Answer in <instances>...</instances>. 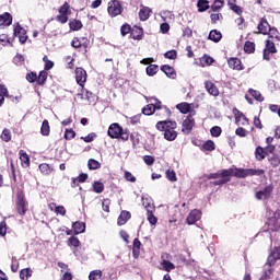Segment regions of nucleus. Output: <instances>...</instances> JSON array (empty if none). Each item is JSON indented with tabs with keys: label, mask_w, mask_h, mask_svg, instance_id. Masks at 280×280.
Masks as SVG:
<instances>
[{
	"label": "nucleus",
	"mask_w": 280,
	"mask_h": 280,
	"mask_svg": "<svg viewBox=\"0 0 280 280\" xmlns=\"http://www.w3.org/2000/svg\"><path fill=\"white\" fill-rule=\"evenodd\" d=\"M88 167L89 170H100V167H102V164L95 159H90L88 161Z\"/></svg>",
	"instance_id": "obj_41"
},
{
	"label": "nucleus",
	"mask_w": 280,
	"mask_h": 280,
	"mask_svg": "<svg viewBox=\"0 0 280 280\" xmlns=\"http://www.w3.org/2000/svg\"><path fill=\"white\" fill-rule=\"evenodd\" d=\"M176 108H178L183 115H187V113H191V104L189 103H179Z\"/></svg>",
	"instance_id": "obj_30"
},
{
	"label": "nucleus",
	"mask_w": 280,
	"mask_h": 280,
	"mask_svg": "<svg viewBox=\"0 0 280 280\" xmlns=\"http://www.w3.org/2000/svg\"><path fill=\"white\" fill-rule=\"evenodd\" d=\"M125 178L128 180V183H137V177H135V175L128 171L125 172Z\"/></svg>",
	"instance_id": "obj_59"
},
{
	"label": "nucleus",
	"mask_w": 280,
	"mask_h": 280,
	"mask_svg": "<svg viewBox=\"0 0 280 280\" xmlns=\"http://www.w3.org/2000/svg\"><path fill=\"white\" fill-rule=\"evenodd\" d=\"M273 189L275 188L272 187V185H268L265 188L256 191L255 192L256 200H268V198H270V196H272Z\"/></svg>",
	"instance_id": "obj_8"
},
{
	"label": "nucleus",
	"mask_w": 280,
	"mask_h": 280,
	"mask_svg": "<svg viewBox=\"0 0 280 280\" xmlns=\"http://www.w3.org/2000/svg\"><path fill=\"white\" fill-rule=\"evenodd\" d=\"M139 250H141V241H139V238H135L132 247L133 257H139Z\"/></svg>",
	"instance_id": "obj_36"
},
{
	"label": "nucleus",
	"mask_w": 280,
	"mask_h": 280,
	"mask_svg": "<svg viewBox=\"0 0 280 280\" xmlns=\"http://www.w3.org/2000/svg\"><path fill=\"white\" fill-rule=\"evenodd\" d=\"M130 218H131L130 212L126 210L121 211L117 220L118 226H124V224H126V222H128Z\"/></svg>",
	"instance_id": "obj_19"
},
{
	"label": "nucleus",
	"mask_w": 280,
	"mask_h": 280,
	"mask_svg": "<svg viewBox=\"0 0 280 280\" xmlns=\"http://www.w3.org/2000/svg\"><path fill=\"white\" fill-rule=\"evenodd\" d=\"M47 82V71L43 70L39 72V75L37 77V84H45Z\"/></svg>",
	"instance_id": "obj_50"
},
{
	"label": "nucleus",
	"mask_w": 280,
	"mask_h": 280,
	"mask_svg": "<svg viewBox=\"0 0 280 280\" xmlns=\"http://www.w3.org/2000/svg\"><path fill=\"white\" fill-rule=\"evenodd\" d=\"M25 60V57H23V55H15V57L13 58V62L14 65L21 66L23 63V61Z\"/></svg>",
	"instance_id": "obj_61"
},
{
	"label": "nucleus",
	"mask_w": 280,
	"mask_h": 280,
	"mask_svg": "<svg viewBox=\"0 0 280 280\" xmlns=\"http://www.w3.org/2000/svg\"><path fill=\"white\" fill-rule=\"evenodd\" d=\"M270 30V24H268V21L266 19H261L258 24V31L259 34H268V31Z\"/></svg>",
	"instance_id": "obj_21"
},
{
	"label": "nucleus",
	"mask_w": 280,
	"mask_h": 280,
	"mask_svg": "<svg viewBox=\"0 0 280 280\" xmlns=\"http://www.w3.org/2000/svg\"><path fill=\"white\" fill-rule=\"evenodd\" d=\"M30 277H32V269L26 268V269H22L20 271V279L22 280H28Z\"/></svg>",
	"instance_id": "obj_44"
},
{
	"label": "nucleus",
	"mask_w": 280,
	"mask_h": 280,
	"mask_svg": "<svg viewBox=\"0 0 280 280\" xmlns=\"http://www.w3.org/2000/svg\"><path fill=\"white\" fill-rule=\"evenodd\" d=\"M269 38H272V40H275L277 43V40H279V31H277V28H272L270 27L267 32Z\"/></svg>",
	"instance_id": "obj_43"
},
{
	"label": "nucleus",
	"mask_w": 280,
	"mask_h": 280,
	"mask_svg": "<svg viewBox=\"0 0 280 280\" xmlns=\"http://www.w3.org/2000/svg\"><path fill=\"white\" fill-rule=\"evenodd\" d=\"M275 272V269L271 266H266L264 267V273L260 277V280H268L270 277H272V273Z\"/></svg>",
	"instance_id": "obj_26"
},
{
	"label": "nucleus",
	"mask_w": 280,
	"mask_h": 280,
	"mask_svg": "<svg viewBox=\"0 0 280 280\" xmlns=\"http://www.w3.org/2000/svg\"><path fill=\"white\" fill-rule=\"evenodd\" d=\"M143 161L145 165H154V156L152 155H144Z\"/></svg>",
	"instance_id": "obj_63"
},
{
	"label": "nucleus",
	"mask_w": 280,
	"mask_h": 280,
	"mask_svg": "<svg viewBox=\"0 0 280 280\" xmlns=\"http://www.w3.org/2000/svg\"><path fill=\"white\" fill-rule=\"evenodd\" d=\"M197 8H198V12H207V10H209V1L198 0Z\"/></svg>",
	"instance_id": "obj_33"
},
{
	"label": "nucleus",
	"mask_w": 280,
	"mask_h": 280,
	"mask_svg": "<svg viewBox=\"0 0 280 280\" xmlns=\"http://www.w3.org/2000/svg\"><path fill=\"white\" fill-rule=\"evenodd\" d=\"M268 161H269L271 166L279 167V165H280V155L279 154H272L271 156L268 158Z\"/></svg>",
	"instance_id": "obj_38"
},
{
	"label": "nucleus",
	"mask_w": 280,
	"mask_h": 280,
	"mask_svg": "<svg viewBox=\"0 0 280 280\" xmlns=\"http://www.w3.org/2000/svg\"><path fill=\"white\" fill-rule=\"evenodd\" d=\"M107 135L110 139H121V141H128V139H130V131L121 128L117 122L109 126Z\"/></svg>",
	"instance_id": "obj_2"
},
{
	"label": "nucleus",
	"mask_w": 280,
	"mask_h": 280,
	"mask_svg": "<svg viewBox=\"0 0 280 280\" xmlns=\"http://www.w3.org/2000/svg\"><path fill=\"white\" fill-rule=\"evenodd\" d=\"M166 178L171 180V183H176V172L174 171H167L166 172Z\"/></svg>",
	"instance_id": "obj_60"
},
{
	"label": "nucleus",
	"mask_w": 280,
	"mask_h": 280,
	"mask_svg": "<svg viewBox=\"0 0 280 280\" xmlns=\"http://www.w3.org/2000/svg\"><path fill=\"white\" fill-rule=\"evenodd\" d=\"M70 30L73 32H78L79 30H82V22L80 20H73L69 23Z\"/></svg>",
	"instance_id": "obj_40"
},
{
	"label": "nucleus",
	"mask_w": 280,
	"mask_h": 280,
	"mask_svg": "<svg viewBox=\"0 0 280 280\" xmlns=\"http://www.w3.org/2000/svg\"><path fill=\"white\" fill-rule=\"evenodd\" d=\"M177 124L176 121H172V120H161L158 121L156 124V128L158 130H160L161 132H166V130H176Z\"/></svg>",
	"instance_id": "obj_9"
},
{
	"label": "nucleus",
	"mask_w": 280,
	"mask_h": 280,
	"mask_svg": "<svg viewBox=\"0 0 280 280\" xmlns=\"http://www.w3.org/2000/svg\"><path fill=\"white\" fill-rule=\"evenodd\" d=\"M275 43L276 42L271 39L266 40L265 49L262 52L264 60L270 61V55L277 54V46H275Z\"/></svg>",
	"instance_id": "obj_7"
},
{
	"label": "nucleus",
	"mask_w": 280,
	"mask_h": 280,
	"mask_svg": "<svg viewBox=\"0 0 280 280\" xmlns=\"http://www.w3.org/2000/svg\"><path fill=\"white\" fill-rule=\"evenodd\" d=\"M279 259H280V248L275 247L267 258L266 266L272 267V266H275V264H277V261H279Z\"/></svg>",
	"instance_id": "obj_11"
},
{
	"label": "nucleus",
	"mask_w": 280,
	"mask_h": 280,
	"mask_svg": "<svg viewBox=\"0 0 280 280\" xmlns=\"http://www.w3.org/2000/svg\"><path fill=\"white\" fill-rule=\"evenodd\" d=\"M72 229L75 235H80V233H84L86 231V224L84 222H74L72 224Z\"/></svg>",
	"instance_id": "obj_20"
},
{
	"label": "nucleus",
	"mask_w": 280,
	"mask_h": 280,
	"mask_svg": "<svg viewBox=\"0 0 280 280\" xmlns=\"http://www.w3.org/2000/svg\"><path fill=\"white\" fill-rule=\"evenodd\" d=\"M235 135H237V137H246L248 135V131H246V129L238 127L235 130Z\"/></svg>",
	"instance_id": "obj_64"
},
{
	"label": "nucleus",
	"mask_w": 280,
	"mask_h": 280,
	"mask_svg": "<svg viewBox=\"0 0 280 280\" xmlns=\"http://www.w3.org/2000/svg\"><path fill=\"white\" fill-rule=\"evenodd\" d=\"M147 218L152 226L159 222V219L154 217V212H152V210H147Z\"/></svg>",
	"instance_id": "obj_48"
},
{
	"label": "nucleus",
	"mask_w": 280,
	"mask_h": 280,
	"mask_svg": "<svg viewBox=\"0 0 280 280\" xmlns=\"http://www.w3.org/2000/svg\"><path fill=\"white\" fill-rule=\"evenodd\" d=\"M202 148L208 152H213L215 150V143L212 140H208L203 143Z\"/></svg>",
	"instance_id": "obj_49"
},
{
	"label": "nucleus",
	"mask_w": 280,
	"mask_h": 280,
	"mask_svg": "<svg viewBox=\"0 0 280 280\" xmlns=\"http://www.w3.org/2000/svg\"><path fill=\"white\" fill-rule=\"evenodd\" d=\"M161 266H162L163 270H165L166 272H172V270L176 269V266L174 265V262H172L170 260H163L161 262Z\"/></svg>",
	"instance_id": "obj_31"
},
{
	"label": "nucleus",
	"mask_w": 280,
	"mask_h": 280,
	"mask_svg": "<svg viewBox=\"0 0 280 280\" xmlns=\"http://www.w3.org/2000/svg\"><path fill=\"white\" fill-rule=\"evenodd\" d=\"M210 132L213 137H220L222 135V128L214 126L210 129Z\"/></svg>",
	"instance_id": "obj_58"
},
{
	"label": "nucleus",
	"mask_w": 280,
	"mask_h": 280,
	"mask_svg": "<svg viewBox=\"0 0 280 280\" xmlns=\"http://www.w3.org/2000/svg\"><path fill=\"white\" fill-rule=\"evenodd\" d=\"M39 171L42 172V174H51V167L47 163L40 164Z\"/></svg>",
	"instance_id": "obj_55"
},
{
	"label": "nucleus",
	"mask_w": 280,
	"mask_h": 280,
	"mask_svg": "<svg viewBox=\"0 0 280 280\" xmlns=\"http://www.w3.org/2000/svg\"><path fill=\"white\" fill-rule=\"evenodd\" d=\"M256 159L257 161H264L266 159V149L261 148V147H257L256 148Z\"/></svg>",
	"instance_id": "obj_35"
},
{
	"label": "nucleus",
	"mask_w": 280,
	"mask_h": 280,
	"mask_svg": "<svg viewBox=\"0 0 280 280\" xmlns=\"http://www.w3.org/2000/svg\"><path fill=\"white\" fill-rule=\"evenodd\" d=\"M161 18L163 19V21H174V13H172L171 11H162Z\"/></svg>",
	"instance_id": "obj_51"
},
{
	"label": "nucleus",
	"mask_w": 280,
	"mask_h": 280,
	"mask_svg": "<svg viewBox=\"0 0 280 280\" xmlns=\"http://www.w3.org/2000/svg\"><path fill=\"white\" fill-rule=\"evenodd\" d=\"M230 69H235L236 71H243L244 66H242V60L240 58H230L228 60Z\"/></svg>",
	"instance_id": "obj_18"
},
{
	"label": "nucleus",
	"mask_w": 280,
	"mask_h": 280,
	"mask_svg": "<svg viewBox=\"0 0 280 280\" xmlns=\"http://www.w3.org/2000/svg\"><path fill=\"white\" fill-rule=\"evenodd\" d=\"M224 8V0H214V2L211 5L212 12H220Z\"/></svg>",
	"instance_id": "obj_37"
},
{
	"label": "nucleus",
	"mask_w": 280,
	"mask_h": 280,
	"mask_svg": "<svg viewBox=\"0 0 280 280\" xmlns=\"http://www.w3.org/2000/svg\"><path fill=\"white\" fill-rule=\"evenodd\" d=\"M107 12L109 16H119L124 12V8L119 0H112L108 2Z\"/></svg>",
	"instance_id": "obj_5"
},
{
	"label": "nucleus",
	"mask_w": 280,
	"mask_h": 280,
	"mask_svg": "<svg viewBox=\"0 0 280 280\" xmlns=\"http://www.w3.org/2000/svg\"><path fill=\"white\" fill-rule=\"evenodd\" d=\"M176 137H178L176 129H171V131L166 130L164 132V139H166V141H176Z\"/></svg>",
	"instance_id": "obj_28"
},
{
	"label": "nucleus",
	"mask_w": 280,
	"mask_h": 280,
	"mask_svg": "<svg viewBox=\"0 0 280 280\" xmlns=\"http://www.w3.org/2000/svg\"><path fill=\"white\" fill-rule=\"evenodd\" d=\"M264 170H255V168H230L223 170L219 173V178L223 180H231V176H235V178H248V176H262Z\"/></svg>",
	"instance_id": "obj_1"
},
{
	"label": "nucleus",
	"mask_w": 280,
	"mask_h": 280,
	"mask_svg": "<svg viewBox=\"0 0 280 280\" xmlns=\"http://www.w3.org/2000/svg\"><path fill=\"white\" fill-rule=\"evenodd\" d=\"M13 34L14 36L19 37V40L22 45L27 43V31H25V28H23L21 25L18 24L14 26Z\"/></svg>",
	"instance_id": "obj_10"
},
{
	"label": "nucleus",
	"mask_w": 280,
	"mask_h": 280,
	"mask_svg": "<svg viewBox=\"0 0 280 280\" xmlns=\"http://www.w3.org/2000/svg\"><path fill=\"white\" fill-rule=\"evenodd\" d=\"M75 138V132L73 131V129H66L65 132V139H67V141H71V139Z\"/></svg>",
	"instance_id": "obj_56"
},
{
	"label": "nucleus",
	"mask_w": 280,
	"mask_h": 280,
	"mask_svg": "<svg viewBox=\"0 0 280 280\" xmlns=\"http://www.w3.org/2000/svg\"><path fill=\"white\" fill-rule=\"evenodd\" d=\"M81 88V92L77 94L78 97H80V100H85L91 104V102H93L94 100L93 92H90L86 89H84V85Z\"/></svg>",
	"instance_id": "obj_17"
},
{
	"label": "nucleus",
	"mask_w": 280,
	"mask_h": 280,
	"mask_svg": "<svg viewBox=\"0 0 280 280\" xmlns=\"http://www.w3.org/2000/svg\"><path fill=\"white\" fill-rule=\"evenodd\" d=\"M151 12H152V10L150 8L142 7L139 11L140 21H148V19H150Z\"/></svg>",
	"instance_id": "obj_25"
},
{
	"label": "nucleus",
	"mask_w": 280,
	"mask_h": 280,
	"mask_svg": "<svg viewBox=\"0 0 280 280\" xmlns=\"http://www.w3.org/2000/svg\"><path fill=\"white\" fill-rule=\"evenodd\" d=\"M195 124L196 121L194 120V117L187 116V118L183 121V132L189 135L194 129Z\"/></svg>",
	"instance_id": "obj_13"
},
{
	"label": "nucleus",
	"mask_w": 280,
	"mask_h": 280,
	"mask_svg": "<svg viewBox=\"0 0 280 280\" xmlns=\"http://www.w3.org/2000/svg\"><path fill=\"white\" fill-rule=\"evenodd\" d=\"M19 154L22 167H30V155L24 150H20Z\"/></svg>",
	"instance_id": "obj_24"
},
{
	"label": "nucleus",
	"mask_w": 280,
	"mask_h": 280,
	"mask_svg": "<svg viewBox=\"0 0 280 280\" xmlns=\"http://www.w3.org/2000/svg\"><path fill=\"white\" fill-rule=\"evenodd\" d=\"M245 54H254L255 52V43L246 42L244 45Z\"/></svg>",
	"instance_id": "obj_45"
},
{
	"label": "nucleus",
	"mask_w": 280,
	"mask_h": 280,
	"mask_svg": "<svg viewBox=\"0 0 280 280\" xmlns=\"http://www.w3.org/2000/svg\"><path fill=\"white\" fill-rule=\"evenodd\" d=\"M248 93L252 97H254L257 102H264V97L261 96V92L249 89Z\"/></svg>",
	"instance_id": "obj_42"
},
{
	"label": "nucleus",
	"mask_w": 280,
	"mask_h": 280,
	"mask_svg": "<svg viewBox=\"0 0 280 280\" xmlns=\"http://www.w3.org/2000/svg\"><path fill=\"white\" fill-rule=\"evenodd\" d=\"M178 54L176 52L175 49L168 50L164 54V58H167L168 60H176Z\"/></svg>",
	"instance_id": "obj_53"
},
{
	"label": "nucleus",
	"mask_w": 280,
	"mask_h": 280,
	"mask_svg": "<svg viewBox=\"0 0 280 280\" xmlns=\"http://www.w3.org/2000/svg\"><path fill=\"white\" fill-rule=\"evenodd\" d=\"M75 80L79 86H84V84L86 83V70H84L83 68H77Z\"/></svg>",
	"instance_id": "obj_12"
},
{
	"label": "nucleus",
	"mask_w": 280,
	"mask_h": 280,
	"mask_svg": "<svg viewBox=\"0 0 280 280\" xmlns=\"http://www.w3.org/2000/svg\"><path fill=\"white\" fill-rule=\"evenodd\" d=\"M205 89L208 91L209 95H212L213 97H218L220 95V90H218V86L211 81L205 82Z\"/></svg>",
	"instance_id": "obj_16"
},
{
	"label": "nucleus",
	"mask_w": 280,
	"mask_h": 280,
	"mask_svg": "<svg viewBox=\"0 0 280 280\" xmlns=\"http://www.w3.org/2000/svg\"><path fill=\"white\" fill-rule=\"evenodd\" d=\"M233 113L235 115V121L238 124V126H246V124H248V118H246L244 113L240 112L237 108H234Z\"/></svg>",
	"instance_id": "obj_15"
},
{
	"label": "nucleus",
	"mask_w": 280,
	"mask_h": 280,
	"mask_svg": "<svg viewBox=\"0 0 280 280\" xmlns=\"http://www.w3.org/2000/svg\"><path fill=\"white\" fill-rule=\"evenodd\" d=\"M161 71H163V73H165L167 78H172L173 80L174 78H176V71H174V68H172V66L164 65L161 67Z\"/></svg>",
	"instance_id": "obj_23"
},
{
	"label": "nucleus",
	"mask_w": 280,
	"mask_h": 280,
	"mask_svg": "<svg viewBox=\"0 0 280 280\" xmlns=\"http://www.w3.org/2000/svg\"><path fill=\"white\" fill-rule=\"evenodd\" d=\"M147 75H156L159 73V66L158 65H149L145 69Z\"/></svg>",
	"instance_id": "obj_39"
},
{
	"label": "nucleus",
	"mask_w": 280,
	"mask_h": 280,
	"mask_svg": "<svg viewBox=\"0 0 280 280\" xmlns=\"http://www.w3.org/2000/svg\"><path fill=\"white\" fill-rule=\"evenodd\" d=\"M70 8L69 3L65 2L62 7L59 8V14H66L69 16V14H71Z\"/></svg>",
	"instance_id": "obj_52"
},
{
	"label": "nucleus",
	"mask_w": 280,
	"mask_h": 280,
	"mask_svg": "<svg viewBox=\"0 0 280 280\" xmlns=\"http://www.w3.org/2000/svg\"><path fill=\"white\" fill-rule=\"evenodd\" d=\"M49 132H51L49 121L44 120L42 124L40 133L43 135V137H49Z\"/></svg>",
	"instance_id": "obj_34"
},
{
	"label": "nucleus",
	"mask_w": 280,
	"mask_h": 280,
	"mask_svg": "<svg viewBox=\"0 0 280 280\" xmlns=\"http://www.w3.org/2000/svg\"><path fill=\"white\" fill-rule=\"evenodd\" d=\"M0 25H4V27L12 25V15L8 12L0 15Z\"/></svg>",
	"instance_id": "obj_22"
},
{
	"label": "nucleus",
	"mask_w": 280,
	"mask_h": 280,
	"mask_svg": "<svg viewBox=\"0 0 280 280\" xmlns=\"http://www.w3.org/2000/svg\"><path fill=\"white\" fill-rule=\"evenodd\" d=\"M131 38H133V40H141L143 38V28L137 27L133 30L131 32Z\"/></svg>",
	"instance_id": "obj_32"
},
{
	"label": "nucleus",
	"mask_w": 280,
	"mask_h": 280,
	"mask_svg": "<svg viewBox=\"0 0 280 280\" xmlns=\"http://www.w3.org/2000/svg\"><path fill=\"white\" fill-rule=\"evenodd\" d=\"M16 211L20 215H25V213H27V201H25V194H23V190L18 191Z\"/></svg>",
	"instance_id": "obj_4"
},
{
	"label": "nucleus",
	"mask_w": 280,
	"mask_h": 280,
	"mask_svg": "<svg viewBox=\"0 0 280 280\" xmlns=\"http://www.w3.org/2000/svg\"><path fill=\"white\" fill-rule=\"evenodd\" d=\"M200 218H202V212H200V210H192L189 215L186 219L187 224H196V222H198V220H200Z\"/></svg>",
	"instance_id": "obj_14"
},
{
	"label": "nucleus",
	"mask_w": 280,
	"mask_h": 280,
	"mask_svg": "<svg viewBox=\"0 0 280 280\" xmlns=\"http://www.w3.org/2000/svg\"><path fill=\"white\" fill-rule=\"evenodd\" d=\"M97 279H102V270L100 269L92 270L89 275V280H97Z\"/></svg>",
	"instance_id": "obj_46"
},
{
	"label": "nucleus",
	"mask_w": 280,
	"mask_h": 280,
	"mask_svg": "<svg viewBox=\"0 0 280 280\" xmlns=\"http://www.w3.org/2000/svg\"><path fill=\"white\" fill-rule=\"evenodd\" d=\"M228 5H229L230 10H232V12H235V14H238V15L242 14V9L240 5H237L236 0H229Z\"/></svg>",
	"instance_id": "obj_27"
},
{
	"label": "nucleus",
	"mask_w": 280,
	"mask_h": 280,
	"mask_svg": "<svg viewBox=\"0 0 280 280\" xmlns=\"http://www.w3.org/2000/svg\"><path fill=\"white\" fill-rule=\"evenodd\" d=\"M208 38L210 40H213V43H220V40H222V33H220L217 30H213L209 33Z\"/></svg>",
	"instance_id": "obj_29"
},
{
	"label": "nucleus",
	"mask_w": 280,
	"mask_h": 280,
	"mask_svg": "<svg viewBox=\"0 0 280 280\" xmlns=\"http://www.w3.org/2000/svg\"><path fill=\"white\" fill-rule=\"evenodd\" d=\"M130 141L132 142V145H138V143H139V133L132 132L130 135Z\"/></svg>",
	"instance_id": "obj_62"
},
{
	"label": "nucleus",
	"mask_w": 280,
	"mask_h": 280,
	"mask_svg": "<svg viewBox=\"0 0 280 280\" xmlns=\"http://www.w3.org/2000/svg\"><path fill=\"white\" fill-rule=\"evenodd\" d=\"M68 246H73L74 248H78L80 246V240H78V237L75 236H71L68 240Z\"/></svg>",
	"instance_id": "obj_54"
},
{
	"label": "nucleus",
	"mask_w": 280,
	"mask_h": 280,
	"mask_svg": "<svg viewBox=\"0 0 280 280\" xmlns=\"http://www.w3.org/2000/svg\"><path fill=\"white\" fill-rule=\"evenodd\" d=\"M93 191L95 194H102V191H104V183H102V182H94L93 183Z\"/></svg>",
	"instance_id": "obj_47"
},
{
	"label": "nucleus",
	"mask_w": 280,
	"mask_h": 280,
	"mask_svg": "<svg viewBox=\"0 0 280 280\" xmlns=\"http://www.w3.org/2000/svg\"><path fill=\"white\" fill-rule=\"evenodd\" d=\"M156 110H161V113H165L166 115H170V109H167V107H161V102H158L154 104H149L147 105L144 108H142V113L143 115H154V113H156Z\"/></svg>",
	"instance_id": "obj_3"
},
{
	"label": "nucleus",
	"mask_w": 280,
	"mask_h": 280,
	"mask_svg": "<svg viewBox=\"0 0 280 280\" xmlns=\"http://www.w3.org/2000/svg\"><path fill=\"white\" fill-rule=\"evenodd\" d=\"M1 139H2V141H5V142H8L12 139V135L10 133L9 129H4L2 131Z\"/></svg>",
	"instance_id": "obj_57"
},
{
	"label": "nucleus",
	"mask_w": 280,
	"mask_h": 280,
	"mask_svg": "<svg viewBox=\"0 0 280 280\" xmlns=\"http://www.w3.org/2000/svg\"><path fill=\"white\" fill-rule=\"evenodd\" d=\"M269 231H279L280 229V210H276L271 217H269L268 221Z\"/></svg>",
	"instance_id": "obj_6"
}]
</instances>
